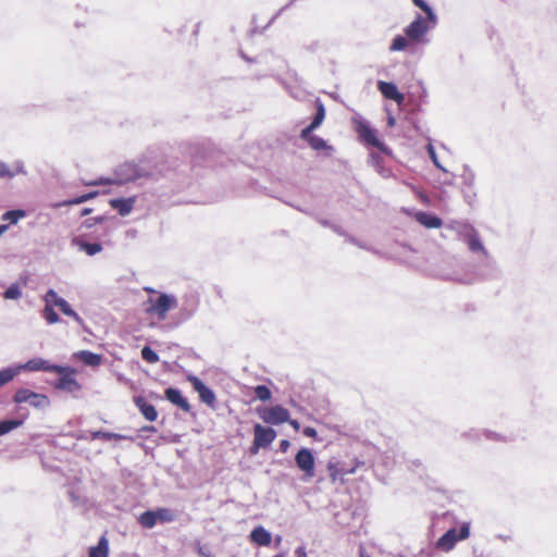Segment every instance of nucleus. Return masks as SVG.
I'll use <instances>...</instances> for the list:
<instances>
[{
    "label": "nucleus",
    "instance_id": "nucleus-22",
    "mask_svg": "<svg viewBox=\"0 0 557 557\" xmlns=\"http://www.w3.org/2000/svg\"><path fill=\"white\" fill-rule=\"evenodd\" d=\"M109 541L106 536H101L98 544L89 548L88 557H108Z\"/></svg>",
    "mask_w": 557,
    "mask_h": 557
},
{
    "label": "nucleus",
    "instance_id": "nucleus-51",
    "mask_svg": "<svg viewBox=\"0 0 557 557\" xmlns=\"http://www.w3.org/2000/svg\"><path fill=\"white\" fill-rule=\"evenodd\" d=\"M287 422H288V423H289V424H290V425H292L296 431H298V430H299L300 424H299V422H298L297 420H290V419H289V421H287Z\"/></svg>",
    "mask_w": 557,
    "mask_h": 557
},
{
    "label": "nucleus",
    "instance_id": "nucleus-28",
    "mask_svg": "<svg viewBox=\"0 0 557 557\" xmlns=\"http://www.w3.org/2000/svg\"><path fill=\"white\" fill-rule=\"evenodd\" d=\"M315 107H317V112H315V115H314L312 122L310 123L312 128H318L322 124V122L325 117V108H324L322 101L317 100Z\"/></svg>",
    "mask_w": 557,
    "mask_h": 557
},
{
    "label": "nucleus",
    "instance_id": "nucleus-33",
    "mask_svg": "<svg viewBox=\"0 0 557 557\" xmlns=\"http://www.w3.org/2000/svg\"><path fill=\"white\" fill-rule=\"evenodd\" d=\"M309 145L313 150H318V151L319 150H329V151L333 150V148L331 146H329L327 143L319 136L310 137Z\"/></svg>",
    "mask_w": 557,
    "mask_h": 557
},
{
    "label": "nucleus",
    "instance_id": "nucleus-29",
    "mask_svg": "<svg viewBox=\"0 0 557 557\" xmlns=\"http://www.w3.org/2000/svg\"><path fill=\"white\" fill-rule=\"evenodd\" d=\"M23 424L22 420H2L0 421V436L10 433Z\"/></svg>",
    "mask_w": 557,
    "mask_h": 557
},
{
    "label": "nucleus",
    "instance_id": "nucleus-3",
    "mask_svg": "<svg viewBox=\"0 0 557 557\" xmlns=\"http://www.w3.org/2000/svg\"><path fill=\"white\" fill-rule=\"evenodd\" d=\"M148 313L157 314L159 320H164L171 309L177 307V299L174 295L161 293L157 299L149 298Z\"/></svg>",
    "mask_w": 557,
    "mask_h": 557
},
{
    "label": "nucleus",
    "instance_id": "nucleus-53",
    "mask_svg": "<svg viewBox=\"0 0 557 557\" xmlns=\"http://www.w3.org/2000/svg\"><path fill=\"white\" fill-rule=\"evenodd\" d=\"M103 221L102 216L95 218L90 220V223H88V226H91L94 223H101Z\"/></svg>",
    "mask_w": 557,
    "mask_h": 557
},
{
    "label": "nucleus",
    "instance_id": "nucleus-32",
    "mask_svg": "<svg viewBox=\"0 0 557 557\" xmlns=\"http://www.w3.org/2000/svg\"><path fill=\"white\" fill-rule=\"evenodd\" d=\"M407 46H408V39L406 37H404L403 35H397L394 37V39L389 46V51H392V52L403 51L407 48Z\"/></svg>",
    "mask_w": 557,
    "mask_h": 557
},
{
    "label": "nucleus",
    "instance_id": "nucleus-20",
    "mask_svg": "<svg viewBox=\"0 0 557 557\" xmlns=\"http://www.w3.org/2000/svg\"><path fill=\"white\" fill-rule=\"evenodd\" d=\"M110 206L117 210L120 215L126 216L128 215L134 206V199L133 198H115L110 200Z\"/></svg>",
    "mask_w": 557,
    "mask_h": 557
},
{
    "label": "nucleus",
    "instance_id": "nucleus-44",
    "mask_svg": "<svg viewBox=\"0 0 557 557\" xmlns=\"http://www.w3.org/2000/svg\"><path fill=\"white\" fill-rule=\"evenodd\" d=\"M14 175V171H11L7 163L0 162V177L12 178Z\"/></svg>",
    "mask_w": 557,
    "mask_h": 557
},
{
    "label": "nucleus",
    "instance_id": "nucleus-38",
    "mask_svg": "<svg viewBox=\"0 0 557 557\" xmlns=\"http://www.w3.org/2000/svg\"><path fill=\"white\" fill-rule=\"evenodd\" d=\"M141 358L149 363H156L159 361L158 354L153 349H151L149 346L143 347Z\"/></svg>",
    "mask_w": 557,
    "mask_h": 557
},
{
    "label": "nucleus",
    "instance_id": "nucleus-41",
    "mask_svg": "<svg viewBox=\"0 0 557 557\" xmlns=\"http://www.w3.org/2000/svg\"><path fill=\"white\" fill-rule=\"evenodd\" d=\"M426 151H428V153H429V156H430V158H431L432 162L434 163V165H435L437 169H440V170H442V171L446 172V170L444 169V166L440 163V161H438V159H437V156H436V152H435V148L433 147V145H432V144H429V145L426 146Z\"/></svg>",
    "mask_w": 557,
    "mask_h": 557
},
{
    "label": "nucleus",
    "instance_id": "nucleus-16",
    "mask_svg": "<svg viewBox=\"0 0 557 557\" xmlns=\"http://www.w3.org/2000/svg\"><path fill=\"white\" fill-rule=\"evenodd\" d=\"M468 248L473 253H482L484 257H488V252L484 247L478 231H473L468 238L465 239Z\"/></svg>",
    "mask_w": 557,
    "mask_h": 557
},
{
    "label": "nucleus",
    "instance_id": "nucleus-8",
    "mask_svg": "<svg viewBox=\"0 0 557 557\" xmlns=\"http://www.w3.org/2000/svg\"><path fill=\"white\" fill-rule=\"evenodd\" d=\"M295 462L298 469L304 472L306 479L314 476L315 459L309 448H300L295 456Z\"/></svg>",
    "mask_w": 557,
    "mask_h": 557
},
{
    "label": "nucleus",
    "instance_id": "nucleus-18",
    "mask_svg": "<svg viewBox=\"0 0 557 557\" xmlns=\"http://www.w3.org/2000/svg\"><path fill=\"white\" fill-rule=\"evenodd\" d=\"M72 245L77 247L79 250L85 251L88 256H95L102 251V245L100 243H87L81 237H74Z\"/></svg>",
    "mask_w": 557,
    "mask_h": 557
},
{
    "label": "nucleus",
    "instance_id": "nucleus-7",
    "mask_svg": "<svg viewBox=\"0 0 557 557\" xmlns=\"http://www.w3.org/2000/svg\"><path fill=\"white\" fill-rule=\"evenodd\" d=\"M276 437V432L270 426L256 423L253 426V444L251 451L256 454L260 448L269 447Z\"/></svg>",
    "mask_w": 557,
    "mask_h": 557
},
{
    "label": "nucleus",
    "instance_id": "nucleus-43",
    "mask_svg": "<svg viewBox=\"0 0 557 557\" xmlns=\"http://www.w3.org/2000/svg\"><path fill=\"white\" fill-rule=\"evenodd\" d=\"M361 465H363V462L356 461V465L354 467H350V468L345 467V466L341 467V480H343V478L345 475L354 474L356 472L357 468Z\"/></svg>",
    "mask_w": 557,
    "mask_h": 557
},
{
    "label": "nucleus",
    "instance_id": "nucleus-10",
    "mask_svg": "<svg viewBox=\"0 0 557 557\" xmlns=\"http://www.w3.org/2000/svg\"><path fill=\"white\" fill-rule=\"evenodd\" d=\"M188 381L191 383L194 389L199 394L200 400L212 407L215 403V395L213 391L206 386V384L195 375L188 376Z\"/></svg>",
    "mask_w": 557,
    "mask_h": 557
},
{
    "label": "nucleus",
    "instance_id": "nucleus-17",
    "mask_svg": "<svg viewBox=\"0 0 557 557\" xmlns=\"http://www.w3.org/2000/svg\"><path fill=\"white\" fill-rule=\"evenodd\" d=\"M250 540L257 545L269 546L272 541V535L267 529L259 525L251 531Z\"/></svg>",
    "mask_w": 557,
    "mask_h": 557
},
{
    "label": "nucleus",
    "instance_id": "nucleus-6",
    "mask_svg": "<svg viewBox=\"0 0 557 557\" xmlns=\"http://www.w3.org/2000/svg\"><path fill=\"white\" fill-rule=\"evenodd\" d=\"M20 371H45V372H54V373H65L69 371V367H63L59 364H52L48 360L42 358H33L26 361L25 363L17 364Z\"/></svg>",
    "mask_w": 557,
    "mask_h": 557
},
{
    "label": "nucleus",
    "instance_id": "nucleus-47",
    "mask_svg": "<svg viewBox=\"0 0 557 557\" xmlns=\"http://www.w3.org/2000/svg\"><path fill=\"white\" fill-rule=\"evenodd\" d=\"M198 555H199L200 557H214V556L211 554V552H210L208 548L203 547V546H199V547H198Z\"/></svg>",
    "mask_w": 557,
    "mask_h": 557
},
{
    "label": "nucleus",
    "instance_id": "nucleus-46",
    "mask_svg": "<svg viewBox=\"0 0 557 557\" xmlns=\"http://www.w3.org/2000/svg\"><path fill=\"white\" fill-rule=\"evenodd\" d=\"M320 223L323 225V226H329L331 227L334 232H336L337 234L339 235H343L344 232L342 231V228L337 225H333L331 224L330 222L325 221V220H321Z\"/></svg>",
    "mask_w": 557,
    "mask_h": 557
},
{
    "label": "nucleus",
    "instance_id": "nucleus-50",
    "mask_svg": "<svg viewBox=\"0 0 557 557\" xmlns=\"http://www.w3.org/2000/svg\"><path fill=\"white\" fill-rule=\"evenodd\" d=\"M289 445H290L289 441H287V440H283V441H281V443H280V449H281L283 453H285V451L288 449Z\"/></svg>",
    "mask_w": 557,
    "mask_h": 557
},
{
    "label": "nucleus",
    "instance_id": "nucleus-58",
    "mask_svg": "<svg viewBox=\"0 0 557 557\" xmlns=\"http://www.w3.org/2000/svg\"><path fill=\"white\" fill-rule=\"evenodd\" d=\"M8 228H9V225H8V224H1V225H0V236H1L2 234H4V233L8 231Z\"/></svg>",
    "mask_w": 557,
    "mask_h": 557
},
{
    "label": "nucleus",
    "instance_id": "nucleus-55",
    "mask_svg": "<svg viewBox=\"0 0 557 557\" xmlns=\"http://www.w3.org/2000/svg\"><path fill=\"white\" fill-rule=\"evenodd\" d=\"M103 221L102 216L95 218L90 220V223H88V226H91L94 223H101Z\"/></svg>",
    "mask_w": 557,
    "mask_h": 557
},
{
    "label": "nucleus",
    "instance_id": "nucleus-49",
    "mask_svg": "<svg viewBox=\"0 0 557 557\" xmlns=\"http://www.w3.org/2000/svg\"><path fill=\"white\" fill-rule=\"evenodd\" d=\"M304 433L305 435L309 436V437H314L317 436V430L311 428V426H307L305 430H304Z\"/></svg>",
    "mask_w": 557,
    "mask_h": 557
},
{
    "label": "nucleus",
    "instance_id": "nucleus-4",
    "mask_svg": "<svg viewBox=\"0 0 557 557\" xmlns=\"http://www.w3.org/2000/svg\"><path fill=\"white\" fill-rule=\"evenodd\" d=\"M257 413L264 423L272 425L289 421V411L281 405L257 408Z\"/></svg>",
    "mask_w": 557,
    "mask_h": 557
},
{
    "label": "nucleus",
    "instance_id": "nucleus-59",
    "mask_svg": "<svg viewBox=\"0 0 557 557\" xmlns=\"http://www.w3.org/2000/svg\"><path fill=\"white\" fill-rule=\"evenodd\" d=\"M103 184H106V182L103 180H100V181H95V182L88 183L87 185H103Z\"/></svg>",
    "mask_w": 557,
    "mask_h": 557
},
{
    "label": "nucleus",
    "instance_id": "nucleus-52",
    "mask_svg": "<svg viewBox=\"0 0 557 557\" xmlns=\"http://www.w3.org/2000/svg\"><path fill=\"white\" fill-rule=\"evenodd\" d=\"M194 312H195V308H191L190 310L184 311L183 315L185 319H189L190 317H193Z\"/></svg>",
    "mask_w": 557,
    "mask_h": 557
},
{
    "label": "nucleus",
    "instance_id": "nucleus-30",
    "mask_svg": "<svg viewBox=\"0 0 557 557\" xmlns=\"http://www.w3.org/2000/svg\"><path fill=\"white\" fill-rule=\"evenodd\" d=\"M42 317L47 321L48 324H55L60 322L59 314L54 311L51 305H45L42 310Z\"/></svg>",
    "mask_w": 557,
    "mask_h": 557
},
{
    "label": "nucleus",
    "instance_id": "nucleus-21",
    "mask_svg": "<svg viewBox=\"0 0 557 557\" xmlns=\"http://www.w3.org/2000/svg\"><path fill=\"white\" fill-rule=\"evenodd\" d=\"M75 357L87 366L98 367L101 363L102 357L89 350H81L75 354Z\"/></svg>",
    "mask_w": 557,
    "mask_h": 557
},
{
    "label": "nucleus",
    "instance_id": "nucleus-64",
    "mask_svg": "<svg viewBox=\"0 0 557 557\" xmlns=\"http://www.w3.org/2000/svg\"><path fill=\"white\" fill-rule=\"evenodd\" d=\"M371 158H372L373 160H375V161H379V159H380V157H379V156H376V154H371Z\"/></svg>",
    "mask_w": 557,
    "mask_h": 557
},
{
    "label": "nucleus",
    "instance_id": "nucleus-48",
    "mask_svg": "<svg viewBox=\"0 0 557 557\" xmlns=\"http://www.w3.org/2000/svg\"><path fill=\"white\" fill-rule=\"evenodd\" d=\"M15 174H26V171L24 169V164L23 162L21 161H17L15 163V171H14Z\"/></svg>",
    "mask_w": 557,
    "mask_h": 557
},
{
    "label": "nucleus",
    "instance_id": "nucleus-11",
    "mask_svg": "<svg viewBox=\"0 0 557 557\" xmlns=\"http://www.w3.org/2000/svg\"><path fill=\"white\" fill-rule=\"evenodd\" d=\"M377 88L386 99L394 100L398 104H401L405 101V96L399 92L394 83L380 81L377 83Z\"/></svg>",
    "mask_w": 557,
    "mask_h": 557
},
{
    "label": "nucleus",
    "instance_id": "nucleus-56",
    "mask_svg": "<svg viewBox=\"0 0 557 557\" xmlns=\"http://www.w3.org/2000/svg\"><path fill=\"white\" fill-rule=\"evenodd\" d=\"M103 221L102 216L95 218L90 220V223H88V226H91L94 223H101Z\"/></svg>",
    "mask_w": 557,
    "mask_h": 557
},
{
    "label": "nucleus",
    "instance_id": "nucleus-42",
    "mask_svg": "<svg viewBox=\"0 0 557 557\" xmlns=\"http://www.w3.org/2000/svg\"><path fill=\"white\" fill-rule=\"evenodd\" d=\"M327 469L330 472V478L333 482H336L338 479H341V468H338L336 463L330 461Z\"/></svg>",
    "mask_w": 557,
    "mask_h": 557
},
{
    "label": "nucleus",
    "instance_id": "nucleus-63",
    "mask_svg": "<svg viewBox=\"0 0 557 557\" xmlns=\"http://www.w3.org/2000/svg\"><path fill=\"white\" fill-rule=\"evenodd\" d=\"M281 541H282V537H281V536H277V537L275 539V543H276V545H280Z\"/></svg>",
    "mask_w": 557,
    "mask_h": 557
},
{
    "label": "nucleus",
    "instance_id": "nucleus-35",
    "mask_svg": "<svg viewBox=\"0 0 557 557\" xmlns=\"http://www.w3.org/2000/svg\"><path fill=\"white\" fill-rule=\"evenodd\" d=\"M253 393L255 396L262 401L270 400L272 397L271 391L265 385H257L253 388Z\"/></svg>",
    "mask_w": 557,
    "mask_h": 557
},
{
    "label": "nucleus",
    "instance_id": "nucleus-5",
    "mask_svg": "<svg viewBox=\"0 0 557 557\" xmlns=\"http://www.w3.org/2000/svg\"><path fill=\"white\" fill-rule=\"evenodd\" d=\"M13 401L16 404L27 403L37 409H44L50 405V400L46 395L28 388H18L13 396Z\"/></svg>",
    "mask_w": 557,
    "mask_h": 557
},
{
    "label": "nucleus",
    "instance_id": "nucleus-12",
    "mask_svg": "<svg viewBox=\"0 0 557 557\" xmlns=\"http://www.w3.org/2000/svg\"><path fill=\"white\" fill-rule=\"evenodd\" d=\"M61 377L55 382V388L67 391V392H75L81 388L79 383L77 380L73 376L74 370L69 368V371L65 373H59Z\"/></svg>",
    "mask_w": 557,
    "mask_h": 557
},
{
    "label": "nucleus",
    "instance_id": "nucleus-62",
    "mask_svg": "<svg viewBox=\"0 0 557 557\" xmlns=\"http://www.w3.org/2000/svg\"><path fill=\"white\" fill-rule=\"evenodd\" d=\"M144 290L147 293H156V290L152 287H145Z\"/></svg>",
    "mask_w": 557,
    "mask_h": 557
},
{
    "label": "nucleus",
    "instance_id": "nucleus-60",
    "mask_svg": "<svg viewBox=\"0 0 557 557\" xmlns=\"http://www.w3.org/2000/svg\"><path fill=\"white\" fill-rule=\"evenodd\" d=\"M90 212H91V209H89V208H85V209L82 211V215H83V216H84V215H87V214H89Z\"/></svg>",
    "mask_w": 557,
    "mask_h": 557
},
{
    "label": "nucleus",
    "instance_id": "nucleus-15",
    "mask_svg": "<svg viewBox=\"0 0 557 557\" xmlns=\"http://www.w3.org/2000/svg\"><path fill=\"white\" fill-rule=\"evenodd\" d=\"M447 227L454 231L458 238L462 242H465V239L468 238L473 231H475L471 224L462 221H453L447 225Z\"/></svg>",
    "mask_w": 557,
    "mask_h": 557
},
{
    "label": "nucleus",
    "instance_id": "nucleus-61",
    "mask_svg": "<svg viewBox=\"0 0 557 557\" xmlns=\"http://www.w3.org/2000/svg\"><path fill=\"white\" fill-rule=\"evenodd\" d=\"M394 124H395V119L393 116H389L388 117V125L389 126H394Z\"/></svg>",
    "mask_w": 557,
    "mask_h": 557
},
{
    "label": "nucleus",
    "instance_id": "nucleus-13",
    "mask_svg": "<svg viewBox=\"0 0 557 557\" xmlns=\"http://www.w3.org/2000/svg\"><path fill=\"white\" fill-rule=\"evenodd\" d=\"M165 398L173 405L180 407L183 411L189 412L190 405L187 399L182 395L181 391L174 387L165 389Z\"/></svg>",
    "mask_w": 557,
    "mask_h": 557
},
{
    "label": "nucleus",
    "instance_id": "nucleus-19",
    "mask_svg": "<svg viewBox=\"0 0 557 557\" xmlns=\"http://www.w3.org/2000/svg\"><path fill=\"white\" fill-rule=\"evenodd\" d=\"M416 220L426 228H437L443 224L438 216L424 211L417 212Z\"/></svg>",
    "mask_w": 557,
    "mask_h": 557
},
{
    "label": "nucleus",
    "instance_id": "nucleus-40",
    "mask_svg": "<svg viewBox=\"0 0 557 557\" xmlns=\"http://www.w3.org/2000/svg\"><path fill=\"white\" fill-rule=\"evenodd\" d=\"M412 2L416 7L420 8L425 13V15H429V18L432 22H435V13L424 0H412Z\"/></svg>",
    "mask_w": 557,
    "mask_h": 557
},
{
    "label": "nucleus",
    "instance_id": "nucleus-1",
    "mask_svg": "<svg viewBox=\"0 0 557 557\" xmlns=\"http://www.w3.org/2000/svg\"><path fill=\"white\" fill-rule=\"evenodd\" d=\"M437 24V16L435 15V22H432L429 18V15L425 17L421 14H418L414 20L405 28L406 37L414 42H423L424 36L428 34L430 29L435 27Z\"/></svg>",
    "mask_w": 557,
    "mask_h": 557
},
{
    "label": "nucleus",
    "instance_id": "nucleus-14",
    "mask_svg": "<svg viewBox=\"0 0 557 557\" xmlns=\"http://www.w3.org/2000/svg\"><path fill=\"white\" fill-rule=\"evenodd\" d=\"M134 403L136 407L139 409L141 414L147 419L148 421H154L158 417V412L151 404L147 403L144 397L138 396L134 398Z\"/></svg>",
    "mask_w": 557,
    "mask_h": 557
},
{
    "label": "nucleus",
    "instance_id": "nucleus-39",
    "mask_svg": "<svg viewBox=\"0 0 557 557\" xmlns=\"http://www.w3.org/2000/svg\"><path fill=\"white\" fill-rule=\"evenodd\" d=\"M157 520L161 522H171L174 520V513L168 508H159L154 511Z\"/></svg>",
    "mask_w": 557,
    "mask_h": 557
},
{
    "label": "nucleus",
    "instance_id": "nucleus-24",
    "mask_svg": "<svg viewBox=\"0 0 557 557\" xmlns=\"http://www.w3.org/2000/svg\"><path fill=\"white\" fill-rule=\"evenodd\" d=\"M138 522L146 529H152L157 524L158 520L154 511L147 510L139 516Z\"/></svg>",
    "mask_w": 557,
    "mask_h": 557
},
{
    "label": "nucleus",
    "instance_id": "nucleus-2",
    "mask_svg": "<svg viewBox=\"0 0 557 557\" xmlns=\"http://www.w3.org/2000/svg\"><path fill=\"white\" fill-rule=\"evenodd\" d=\"M470 535V523L463 522L459 532L455 528L447 530L436 542V547L444 552L451 550L458 541L468 539Z\"/></svg>",
    "mask_w": 557,
    "mask_h": 557
},
{
    "label": "nucleus",
    "instance_id": "nucleus-54",
    "mask_svg": "<svg viewBox=\"0 0 557 557\" xmlns=\"http://www.w3.org/2000/svg\"><path fill=\"white\" fill-rule=\"evenodd\" d=\"M103 221L102 216L95 218L90 220V223H88V226H91L94 223H101Z\"/></svg>",
    "mask_w": 557,
    "mask_h": 557
},
{
    "label": "nucleus",
    "instance_id": "nucleus-27",
    "mask_svg": "<svg viewBox=\"0 0 557 557\" xmlns=\"http://www.w3.org/2000/svg\"><path fill=\"white\" fill-rule=\"evenodd\" d=\"M125 168L127 170H129L127 180H137V178H141V177H147L150 175V173L147 170H145L136 164H126Z\"/></svg>",
    "mask_w": 557,
    "mask_h": 557
},
{
    "label": "nucleus",
    "instance_id": "nucleus-34",
    "mask_svg": "<svg viewBox=\"0 0 557 557\" xmlns=\"http://www.w3.org/2000/svg\"><path fill=\"white\" fill-rule=\"evenodd\" d=\"M97 195H98V191H91V193H88V194H84V195L78 196V197H76L74 199L65 200L62 203H60V206L79 205V203L86 202L87 200L96 197Z\"/></svg>",
    "mask_w": 557,
    "mask_h": 557
},
{
    "label": "nucleus",
    "instance_id": "nucleus-31",
    "mask_svg": "<svg viewBox=\"0 0 557 557\" xmlns=\"http://www.w3.org/2000/svg\"><path fill=\"white\" fill-rule=\"evenodd\" d=\"M92 440L101 438L103 441L111 440H125L126 436L117 433L107 432V431H96L91 433Z\"/></svg>",
    "mask_w": 557,
    "mask_h": 557
},
{
    "label": "nucleus",
    "instance_id": "nucleus-9",
    "mask_svg": "<svg viewBox=\"0 0 557 557\" xmlns=\"http://www.w3.org/2000/svg\"><path fill=\"white\" fill-rule=\"evenodd\" d=\"M357 132L360 138L368 145L377 148L380 151L386 154H391V149L376 137V133L367 123H360Z\"/></svg>",
    "mask_w": 557,
    "mask_h": 557
},
{
    "label": "nucleus",
    "instance_id": "nucleus-23",
    "mask_svg": "<svg viewBox=\"0 0 557 557\" xmlns=\"http://www.w3.org/2000/svg\"><path fill=\"white\" fill-rule=\"evenodd\" d=\"M20 373L21 371L18 369V366L9 367L0 370V387L11 382Z\"/></svg>",
    "mask_w": 557,
    "mask_h": 557
},
{
    "label": "nucleus",
    "instance_id": "nucleus-36",
    "mask_svg": "<svg viewBox=\"0 0 557 557\" xmlns=\"http://www.w3.org/2000/svg\"><path fill=\"white\" fill-rule=\"evenodd\" d=\"M5 299H18L22 296V289L17 283L11 284L3 294Z\"/></svg>",
    "mask_w": 557,
    "mask_h": 557
},
{
    "label": "nucleus",
    "instance_id": "nucleus-25",
    "mask_svg": "<svg viewBox=\"0 0 557 557\" xmlns=\"http://www.w3.org/2000/svg\"><path fill=\"white\" fill-rule=\"evenodd\" d=\"M57 307L61 310L63 314L71 317L78 324H83V319L72 309L70 304L64 298L62 300H59Z\"/></svg>",
    "mask_w": 557,
    "mask_h": 557
},
{
    "label": "nucleus",
    "instance_id": "nucleus-57",
    "mask_svg": "<svg viewBox=\"0 0 557 557\" xmlns=\"http://www.w3.org/2000/svg\"><path fill=\"white\" fill-rule=\"evenodd\" d=\"M349 242H351L352 244L359 246L362 249H366V247L361 243H359L356 238L349 237Z\"/></svg>",
    "mask_w": 557,
    "mask_h": 557
},
{
    "label": "nucleus",
    "instance_id": "nucleus-45",
    "mask_svg": "<svg viewBox=\"0 0 557 557\" xmlns=\"http://www.w3.org/2000/svg\"><path fill=\"white\" fill-rule=\"evenodd\" d=\"M315 128H312L311 127V124H309L307 127H305L302 131H301V134H300V137L305 140H307L308 143H310V137H314L315 135H312L311 133L314 131Z\"/></svg>",
    "mask_w": 557,
    "mask_h": 557
},
{
    "label": "nucleus",
    "instance_id": "nucleus-26",
    "mask_svg": "<svg viewBox=\"0 0 557 557\" xmlns=\"http://www.w3.org/2000/svg\"><path fill=\"white\" fill-rule=\"evenodd\" d=\"M25 216L26 212L24 210H9L2 214L1 220L8 221L10 224H16L21 219Z\"/></svg>",
    "mask_w": 557,
    "mask_h": 557
},
{
    "label": "nucleus",
    "instance_id": "nucleus-37",
    "mask_svg": "<svg viewBox=\"0 0 557 557\" xmlns=\"http://www.w3.org/2000/svg\"><path fill=\"white\" fill-rule=\"evenodd\" d=\"M63 298L58 295V293L50 288L47 290V293L42 296V300L45 301V305H51L58 306L59 300H62Z\"/></svg>",
    "mask_w": 557,
    "mask_h": 557
}]
</instances>
